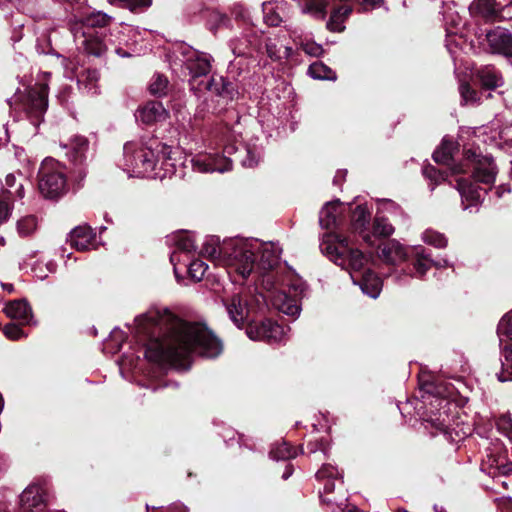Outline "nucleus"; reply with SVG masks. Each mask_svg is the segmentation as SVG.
I'll use <instances>...</instances> for the list:
<instances>
[{"label":"nucleus","instance_id":"obj_30","mask_svg":"<svg viewBox=\"0 0 512 512\" xmlns=\"http://www.w3.org/2000/svg\"><path fill=\"white\" fill-rule=\"evenodd\" d=\"M231 321L241 327L246 321L249 313L248 304L239 294H234L225 304Z\"/></svg>","mask_w":512,"mask_h":512},{"label":"nucleus","instance_id":"obj_50","mask_svg":"<svg viewBox=\"0 0 512 512\" xmlns=\"http://www.w3.org/2000/svg\"><path fill=\"white\" fill-rule=\"evenodd\" d=\"M108 2L112 5L127 7L131 11L148 8L152 4V0H108Z\"/></svg>","mask_w":512,"mask_h":512},{"label":"nucleus","instance_id":"obj_5","mask_svg":"<svg viewBox=\"0 0 512 512\" xmlns=\"http://www.w3.org/2000/svg\"><path fill=\"white\" fill-rule=\"evenodd\" d=\"M267 300L280 312L289 316L300 314V301L305 296L307 285L294 270L267 273L262 278Z\"/></svg>","mask_w":512,"mask_h":512},{"label":"nucleus","instance_id":"obj_41","mask_svg":"<svg viewBox=\"0 0 512 512\" xmlns=\"http://www.w3.org/2000/svg\"><path fill=\"white\" fill-rule=\"evenodd\" d=\"M269 455L272 460L284 461L295 458L298 455V451L286 441H282L272 446Z\"/></svg>","mask_w":512,"mask_h":512},{"label":"nucleus","instance_id":"obj_27","mask_svg":"<svg viewBox=\"0 0 512 512\" xmlns=\"http://www.w3.org/2000/svg\"><path fill=\"white\" fill-rule=\"evenodd\" d=\"M68 241L78 251H86L96 247L95 234L89 226H77L70 234Z\"/></svg>","mask_w":512,"mask_h":512},{"label":"nucleus","instance_id":"obj_13","mask_svg":"<svg viewBox=\"0 0 512 512\" xmlns=\"http://www.w3.org/2000/svg\"><path fill=\"white\" fill-rule=\"evenodd\" d=\"M246 335L253 341H265L269 344L280 343L286 339L287 330L271 319L250 324Z\"/></svg>","mask_w":512,"mask_h":512},{"label":"nucleus","instance_id":"obj_6","mask_svg":"<svg viewBox=\"0 0 512 512\" xmlns=\"http://www.w3.org/2000/svg\"><path fill=\"white\" fill-rule=\"evenodd\" d=\"M454 143L444 138L439 148H437L432 157L436 163L447 165L453 173L472 172L475 182L491 185L495 182L497 168L490 156H482L476 151L468 150L465 153V163L452 166Z\"/></svg>","mask_w":512,"mask_h":512},{"label":"nucleus","instance_id":"obj_3","mask_svg":"<svg viewBox=\"0 0 512 512\" xmlns=\"http://www.w3.org/2000/svg\"><path fill=\"white\" fill-rule=\"evenodd\" d=\"M321 252L333 263L349 272L355 285L369 297L376 299L382 290V280L368 268L369 257L351 246L347 237L327 233L320 242Z\"/></svg>","mask_w":512,"mask_h":512},{"label":"nucleus","instance_id":"obj_64","mask_svg":"<svg viewBox=\"0 0 512 512\" xmlns=\"http://www.w3.org/2000/svg\"><path fill=\"white\" fill-rule=\"evenodd\" d=\"M326 480H327V482L324 484V492L331 493L335 489V483H334L335 479H326Z\"/></svg>","mask_w":512,"mask_h":512},{"label":"nucleus","instance_id":"obj_23","mask_svg":"<svg viewBox=\"0 0 512 512\" xmlns=\"http://www.w3.org/2000/svg\"><path fill=\"white\" fill-rule=\"evenodd\" d=\"M370 218L371 215L366 206L358 205L352 213L351 228L366 244L373 246L371 231L369 230Z\"/></svg>","mask_w":512,"mask_h":512},{"label":"nucleus","instance_id":"obj_56","mask_svg":"<svg viewBox=\"0 0 512 512\" xmlns=\"http://www.w3.org/2000/svg\"><path fill=\"white\" fill-rule=\"evenodd\" d=\"M125 338V333L116 327L111 331L108 343H111L113 345V349L115 351H119L122 347V343L124 342Z\"/></svg>","mask_w":512,"mask_h":512},{"label":"nucleus","instance_id":"obj_15","mask_svg":"<svg viewBox=\"0 0 512 512\" xmlns=\"http://www.w3.org/2000/svg\"><path fill=\"white\" fill-rule=\"evenodd\" d=\"M170 64H211L215 59L208 53L200 52L186 44H177L167 55Z\"/></svg>","mask_w":512,"mask_h":512},{"label":"nucleus","instance_id":"obj_28","mask_svg":"<svg viewBox=\"0 0 512 512\" xmlns=\"http://www.w3.org/2000/svg\"><path fill=\"white\" fill-rule=\"evenodd\" d=\"M205 88L216 96L226 99L227 101L233 100L236 95H238V91L234 84L226 80L223 76H211L206 81Z\"/></svg>","mask_w":512,"mask_h":512},{"label":"nucleus","instance_id":"obj_63","mask_svg":"<svg viewBox=\"0 0 512 512\" xmlns=\"http://www.w3.org/2000/svg\"><path fill=\"white\" fill-rule=\"evenodd\" d=\"M167 512H188V508L181 503H175L168 508Z\"/></svg>","mask_w":512,"mask_h":512},{"label":"nucleus","instance_id":"obj_2","mask_svg":"<svg viewBox=\"0 0 512 512\" xmlns=\"http://www.w3.org/2000/svg\"><path fill=\"white\" fill-rule=\"evenodd\" d=\"M172 147L157 137L128 141L123 147L122 169L129 177L164 180L176 173Z\"/></svg>","mask_w":512,"mask_h":512},{"label":"nucleus","instance_id":"obj_52","mask_svg":"<svg viewBox=\"0 0 512 512\" xmlns=\"http://www.w3.org/2000/svg\"><path fill=\"white\" fill-rule=\"evenodd\" d=\"M307 451L309 456L320 453L322 455V458L325 459L327 458L328 446L327 443L324 442L323 440L309 442L307 444Z\"/></svg>","mask_w":512,"mask_h":512},{"label":"nucleus","instance_id":"obj_17","mask_svg":"<svg viewBox=\"0 0 512 512\" xmlns=\"http://www.w3.org/2000/svg\"><path fill=\"white\" fill-rule=\"evenodd\" d=\"M65 75L71 80L76 79L80 89L88 93L96 94V83L99 79V71L96 66H67Z\"/></svg>","mask_w":512,"mask_h":512},{"label":"nucleus","instance_id":"obj_7","mask_svg":"<svg viewBox=\"0 0 512 512\" xmlns=\"http://www.w3.org/2000/svg\"><path fill=\"white\" fill-rule=\"evenodd\" d=\"M420 387L423 392L421 395L423 404L428 403L437 410V412H434L432 409L429 411L430 414L425 419L426 423L435 428L437 432L451 435L454 429L451 416L448 413L451 406L448 397L453 394L452 385L444 380L435 378L421 381Z\"/></svg>","mask_w":512,"mask_h":512},{"label":"nucleus","instance_id":"obj_22","mask_svg":"<svg viewBox=\"0 0 512 512\" xmlns=\"http://www.w3.org/2000/svg\"><path fill=\"white\" fill-rule=\"evenodd\" d=\"M65 155L75 165H82L88 156L89 141L83 136H74L67 143H60Z\"/></svg>","mask_w":512,"mask_h":512},{"label":"nucleus","instance_id":"obj_4","mask_svg":"<svg viewBox=\"0 0 512 512\" xmlns=\"http://www.w3.org/2000/svg\"><path fill=\"white\" fill-rule=\"evenodd\" d=\"M112 17L101 11L93 12L86 16L82 22V31L74 33V39L83 51L92 56L100 57L107 50L109 45H114V52L121 57H128L131 55L129 50H125L115 45L116 40L118 44H126L127 36L136 34V30L130 26L123 27L117 31V34L106 32L105 27L110 23Z\"/></svg>","mask_w":512,"mask_h":512},{"label":"nucleus","instance_id":"obj_37","mask_svg":"<svg viewBox=\"0 0 512 512\" xmlns=\"http://www.w3.org/2000/svg\"><path fill=\"white\" fill-rule=\"evenodd\" d=\"M471 16L491 19L497 15L498 7L491 0H474L468 7Z\"/></svg>","mask_w":512,"mask_h":512},{"label":"nucleus","instance_id":"obj_49","mask_svg":"<svg viewBox=\"0 0 512 512\" xmlns=\"http://www.w3.org/2000/svg\"><path fill=\"white\" fill-rule=\"evenodd\" d=\"M207 269L208 265L200 259L192 260L188 265L189 276L196 281L203 279Z\"/></svg>","mask_w":512,"mask_h":512},{"label":"nucleus","instance_id":"obj_24","mask_svg":"<svg viewBox=\"0 0 512 512\" xmlns=\"http://www.w3.org/2000/svg\"><path fill=\"white\" fill-rule=\"evenodd\" d=\"M44 489L37 484L29 485L20 495V506L27 512H39L45 507Z\"/></svg>","mask_w":512,"mask_h":512},{"label":"nucleus","instance_id":"obj_12","mask_svg":"<svg viewBox=\"0 0 512 512\" xmlns=\"http://www.w3.org/2000/svg\"><path fill=\"white\" fill-rule=\"evenodd\" d=\"M442 16L443 24L447 33L445 46L451 54L453 61H457L458 49L460 44L463 42L462 36H459L458 33L465 27L466 22L461 17L454 2L445 3L443 5Z\"/></svg>","mask_w":512,"mask_h":512},{"label":"nucleus","instance_id":"obj_60","mask_svg":"<svg viewBox=\"0 0 512 512\" xmlns=\"http://www.w3.org/2000/svg\"><path fill=\"white\" fill-rule=\"evenodd\" d=\"M364 11L379 7L383 0H358Z\"/></svg>","mask_w":512,"mask_h":512},{"label":"nucleus","instance_id":"obj_18","mask_svg":"<svg viewBox=\"0 0 512 512\" xmlns=\"http://www.w3.org/2000/svg\"><path fill=\"white\" fill-rule=\"evenodd\" d=\"M457 190L461 196L463 209L470 212L478 211L486 190L463 178L457 179Z\"/></svg>","mask_w":512,"mask_h":512},{"label":"nucleus","instance_id":"obj_26","mask_svg":"<svg viewBox=\"0 0 512 512\" xmlns=\"http://www.w3.org/2000/svg\"><path fill=\"white\" fill-rule=\"evenodd\" d=\"M504 458L502 446L500 444H493L492 447L486 449V455L481 462L480 470L488 476L496 478Z\"/></svg>","mask_w":512,"mask_h":512},{"label":"nucleus","instance_id":"obj_57","mask_svg":"<svg viewBox=\"0 0 512 512\" xmlns=\"http://www.w3.org/2000/svg\"><path fill=\"white\" fill-rule=\"evenodd\" d=\"M497 426L505 435L512 436V418L509 414L501 415L497 421Z\"/></svg>","mask_w":512,"mask_h":512},{"label":"nucleus","instance_id":"obj_47","mask_svg":"<svg viewBox=\"0 0 512 512\" xmlns=\"http://www.w3.org/2000/svg\"><path fill=\"white\" fill-rule=\"evenodd\" d=\"M422 240L428 245L434 246L435 248H445L447 246V239L444 234L427 229L422 233Z\"/></svg>","mask_w":512,"mask_h":512},{"label":"nucleus","instance_id":"obj_34","mask_svg":"<svg viewBox=\"0 0 512 512\" xmlns=\"http://www.w3.org/2000/svg\"><path fill=\"white\" fill-rule=\"evenodd\" d=\"M353 9L351 6H341L333 10L327 21V29L332 32H343L345 30V21L351 15Z\"/></svg>","mask_w":512,"mask_h":512},{"label":"nucleus","instance_id":"obj_33","mask_svg":"<svg viewBox=\"0 0 512 512\" xmlns=\"http://www.w3.org/2000/svg\"><path fill=\"white\" fill-rule=\"evenodd\" d=\"M6 315L12 319L20 320L25 324H31L33 315L29 303L24 299L11 301L4 309Z\"/></svg>","mask_w":512,"mask_h":512},{"label":"nucleus","instance_id":"obj_21","mask_svg":"<svg viewBox=\"0 0 512 512\" xmlns=\"http://www.w3.org/2000/svg\"><path fill=\"white\" fill-rule=\"evenodd\" d=\"M135 117L145 125H153L166 121L169 117V112L161 102L149 101L137 109Z\"/></svg>","mask_w":512,"mask_h":512},{"label":"nucleus","instance_id":"obj_19","mask_svg":"<svg viewBox=\"0 0 512 512\" xmlns=\"http://www.w3.org/2000/svg\"><path fill=\"white\" fill-rule=\"evenodd\" d=\"M255 247L256 266L262 270H271L278 265L282 249L274 242H261Z\"/></svg>","mask_w":512,"mask_h":512},{"label":"nucleus","instance_id":"obj_8","mask_svg":"<svg viewBox=\"0 0 512 512\" xmlns=\"http://www.w3.org/2000/svg\"><path fill=\"white\" fill-rule=\"evenodd\" d=\"M236 154L241 165L245 168L256 167L262 159V148L255 144H247L241 150L235 144H226L223 149V155H199L191 160L192 167L195 171L219 172L224 173L232 168L231 155Z\"/></svg>","mask_w":512,"mask_h":512},{"label":"nucleus","instance_id":"obj_32","mask_svg":"<svg viewBox=\"0 0 512 512\" xmlns=\"http://www.w3.org/2000/svg\"><path fill=\"white\" fill-rule=\"evenodd\" d=\"M471 67L473 68L475 83H479L482 88L494 90L503 85V78L496 71L489 69L487 66L480 68H476V66Z\"/></svg>","mask_w":512,"mask_h":512},{"label":"nucleus","instance_id":"obj_58","mask_svg":"<svg viewBox=\"0 0 512 512\" xmlns=\"http://www.w3.org/2000/svg\"><path fill=\"white\" fill-rule=\"evenodd\" d=\"M301 49L304 53L313 57H319L323 53L322 46L315 42H307L305 44H301Z\"/></svg>","mask_w":512,"mask_h":512},{"label":"nucleus","instance_id":"obj_42","mask_svg":"<svg viewBox=\"0 0 512 512\" xmlns=\"http://www.w3.org/2000/svg\"><path fill=\"white\" fill-rule=\"evenodd\" d=\"M39 228V220L35 215H27L16 223V229L20 237H30Z\"/></svg>","mask_w":512,"mask_h":512},{"label":"nucleus","instance_id":"obj_39","mask_svg":"<svg viewBox=\"0 0 512 512\" xmlns=\"http://www.w3.org/2000/svg\"><path fill=\"white\" fill-rule=\"evenodd\" d=\"M0 195L11 200L15 198L21 199L24 197V185L21 182H17L14 174H8L5 182L2 183Z\"/></svg>","mask_w":512,"mask_h":512},{"label":"nucleus","instance_id":"obj_31","mask_svg":"<svg viewBox=\"0 0 512 512\" xmlns=\"http://www.w3.org/2000/svg\"><path fill=\"white\" fill-rule=\"evenodd\" d=\"M379 257L385 263L395 265L407 259L408 251L398 241L390 240L380 248Z\"/></svg>","mask_w":512,"mask_h":512},{"label":"nucleus","instance_id":"obj_61","mask_svg":"<svg viewBox=\"0 0 512 512\" xmlns=\"http://www.w3.org/2000/svg\"><path fill=\"white\" fill-rule=\"evenodd\" d=\"M265 21L270 26H278L281 23V18L276 13H266Z\"/></svg>","mask_w":512,"mask_h":512},{"label":"nucleus","instance_id":"obj_55","mask_svg":"<svg viewBox=\"0 0 512 512\" xmlns=\"http://www.w3.org/2000/svg\"><path fill=\"white\" fill-rule=\"evenodd\" d=\"M4 335L11 340H19L25 337L24 331L16 324L9 323L3 328Z\"/></svg>","mask_w":512,"mask_h":512},{"label":"nucleus","instance_id":"obj_25","mask_svg":"<svg viewBox=\"0 0 512 512\" xmlns=\"http://www.w3.org/2000/svg\"><path fill=\"white\" fill-rule=\"evenodd\" d=\"M454 73L459 81V92L463 103H475L477 93L470 87V81L475 82L473 68L470 66H455Z\"/></svg>","mask_w":512,"mask_h":512},{"label":"nucleus","instance_id":"obj_20","mask_svg":"<svg viewBox=\"0 0 512 512\" xmlns=\"http://www.w3.org/2000/svg\"><path fill=\"white\" fill-rule=\"evenodd\" d=\"M492 53L512 57V33L505 28L496 27L485 34Z\"/></svg>","mask_w":512,"mask_h":512},{"label":"nucleus","instance_id":"obj_45","mask_svg":"<svg viewBox=\"0 0 512 512\" xmlns=\"http://www.w3.org/2000/svg\"><path fill=\"white\" fill-rule=\"evenodd\" d=\"M307 74L315 80L335 81L337 74L329 66H308Z\"/></svg>","mask_w":512,"mask_h":512},{"label":"nucleus","instance_id":"obj_48","mask_svg":"<svg viewBox=\"0 0 512 512\" xmlns=\"http://www.w3.org/2000/svg\"><path fill=\"white\" fill-rule=\"evenodd\" d=\"M168 85L169 81L165 76L156 74L149 85V91L155 96H164L168 91Z\"/></svg>","mask_w":512,"mask_h":512},{"label":"nucleus","instance_id":"obj_44","mask_svg":"<svg viewBox=\"0 0 512 512\" xmlns=\"http://www.w3.org/2000/svg\"><path fill=\"white\" fill-rule=\"evenodd\" d=\"M497 335L499 338V346L505 339L512 341V311L505 314L499 321L497 326Z\"/></svg>","mask_w":512,"mask_h":512},{"label":"nucleus","instance_id":"obj_11","mask_svg":"<svg viewBox=\"0 0 512 512\" xmlns=\"http://www.w3.org/2000/svg\"><path fill=\"white\" fill-rule=\"evenodd\" d=\"M38 177L39 191L45 198L54 199L65 193L67 182L64 167L53 158L42 161Z\"/></svg>","mask_w":512,"mask_h":512},{"label":"nucleus","instance_id":"obj_29","mask_svg":"<svg viewBox=\"0 0 512 512\" xmlns=\"http://www.w3.org/2000/svg\"><path fill=\"white\" fill-rule=\"evenodd\" d=\"M344 207L339 200L327 202L319 213V223L322 228L330 229L340 225V216Z\"/></svg>","mask_w":512,"mask_h":512},{"label":"nucleus","instance_id":"obj_54","mask_svg":"<svg viewBox=\"0 0 512 512\" xmlns=\"http://www.w3.org/2000/svg\"><path fill=\"white\" fill-rule=\"evenodd\" d=\"M12 200L0 195V224L6 222L12 214Z\"/></svg>","mask_w":512,"mask_h":512},{"label":"nucleus","instance_id":"obj_36","mask_svg":"<svg viewBox=\"0 0 512 512\" xmlns=\"http://www.w3.org/2000/svg\"><path fill=\"white\" fill-rule=\"evenodd\" d=\"M266 52L271 61L288 59L292 55V48L284 45L279 39L269 38L266 42Z\"/></svg>","mask_w":512,"mask_h":512},{"label":"nucleus","instance_id":"obj_1","mask_svg":"<svg viewBox=\"0 0 512 512\" xmlns=\"http://www.w3.org/2000/svg\"><path fill=\"white\" fill-rule=\"evenodd\" d=\"M135 335L146 359L176 369H189L194 355L216 358L223 351L222 341L205 324L184 321L164 307L136 317Z\"/></svg>","mask_w":512,"mask_h":512},{"label":"nucleus","instance_id":"obj_43","mask_svg":"<svg viewBox=\"0 0 512 512\" xmlns=\"http://www.w3.org/2000/svg\"><path fill=\"white\" fill-rule=\"evenodd\" d=\"M394 227L391 225V223L384 217H375L373 226H372V241L373 245L375 244V238L376 237H387L393 234Z\"/></svg>","mask_w":512,"mask_h":512},{"label":"nucleus","instance_id":"obj_40","mask_svg":"<svg viewBox=\"0 0 512 512\" xmlns=\"http://www.w3.org/2000/svg\"><path fill=\"white\" fill-rule=\"evenodd\" d=\"M223 243H220V239L217 236H206L202 244L200 253L204 256L212 259L216 264L219 265V258L221 257Z\"/></svg>","mask_w":512,"mask_h":512},{"label":"nucleus","instance_id":"obj_10","mask_svg":"<svg viewBox=\"0 0 512 512\" xmlns=\"http://www.w3.org/2000/svg\"><path fill=\"white\" fill-rule=\"evenodd\" d=\"M9 106L25 113L30 123L37 128L43 120L48 107V91L45 83H36V87L21 92L7 100Z\"/></svg>","mask_w":512,"mask_h":512},{"label":"nucleus","instance_id":"obj_53","mask_svg":"<svg viewBox=\"0 0 512 512\" xmlns=\"http://www.w3.org/2000/svg\"><path fill=\"white\" fill-rule=\"evenodd\" d=\"M422 173L426 178L434 182L435 185L445 179V174L430 164L423 167Z\"/></svg>","mask_w":512,"mask_h":512},{"label":"nucleus","instance_id":"obj_16","mask_svg":"<svg viewBox=\"0 0 512 512\" xmlns=\"http://www.w3.org/2000/svg\"><path fill=\"white\" fill-rule=\"evenodd\" d=\"M411 253L413 255V270L412 274H398L395 279L399 284H406L408 277L422 278L432 266H438L435 260L431 258V254L422 246L411 247Z\"/></svg>","mask_w":512,"mask_h":512},{"label":"nucleus","instance_id":"obj_51","mask_svg":"<svg viewBox=\"0 0 512 512\" xmlns=\"http://www.w3.org/2000/svg\"><path fill=\"white\" fill-rule=\"evenodd\" d=\"M316 478L319 480L340 479V478H342V475L335 466H333L331 464H324L316 472Z\"/></svg>","mask_w":512,"mask_h":512},{"label":"nucleus","instance_id":"obj_14","mask_svg":"<svg viewBox=\"0 0 512 512\" xmlns=\"http://www.w3.org/2000/svg\"><path fill=\"white\" fill-rule=\"evenodd\" d=\"M168 243L172 247L170 262L173 265L174 274L177 280H179L177 265L184 260L190 259L194 254L196 251L195 239L192 234L178 232L168 238Z\"/></svg>","mask_w":512,"mask_h":512},{"label":"nucleus","instance_id":"obj_9","mask_svg":"<svg viewBox=\"0 0 512 512\" xmlns=\"http://www.w3.org/2000/svg\"><path fill=\"white\" fill-rule=\"evenodd\" d=\"M259 246L255 238H233L223 242L219 265L229 274L235 273L246 279L256 266L255 247Z\"/></svg>","mask_w":512,"mask_h":512},{"label":"nucleus","instance_id":"obj_62","mask_svg":"<svg viewBox=\"0 0 512 512\" xmlns=\"http://www.w3.org/2000/svg\"><path fill=\"white\" fill-rule=\"evenodd\" d=\"M499 17L503 19H512V2L503 7Z\"/></svg>","mask_w":512,"mask_h":512},{"label":"nucleus","instance_id":"obj_59","mask_svg":"<svg viewBox=\"0 0 512 512\" xmlns=\"http://www.w3.org/2000/svg\"><path fill=\"white\" fill-rule=\"evenodd\" d=\"M510 475H512V462L507 461L505 457L499 468V474L495 479H500Z\"/></svg>","mask_w":512,"mask_h":512},{"label":"nucleus","instance_id":"obj_46","mask_svg":"<svg viewBox=\"0 0 512 512\" xmlns=\"http://www.w3.org/2000/svg\"><path fill=\"white\" fill-rule=\"evenodd\" d=\"M207 24L211 31H214L222 26H227L230 23L229 17L219 10H211L207 12Z\"/></svg>","mask_w":512,"mask_h":512},{"label":"nucleus","instance_id":"obj_38","mask_svg":"<svg viewBox=\"0 0 512 512\" xmlns=\"http://www.w3.org/2000/svg\"><path fill=\"white\" fill-rule=\"evenodd\" d=\"M304 14H309L315 19L323 20L326 16V0H296Z\"/></svg>","mask_w":512,"mask_h":512},{"label":"nucleus","instance_id":"obj_35","mask_svg":"<svg viewBox=\"0 0 512 512\" xmlns=\"http://www.w3.org/2000/svg\"><path fill=\"white\" fill-rule=\"evenodd\" d=\"M501 370L498 372L497 379L500 382L512 381V345L501 344Z\"/></svg>","mask_w":512,"mask_h":512}]
</instances>
